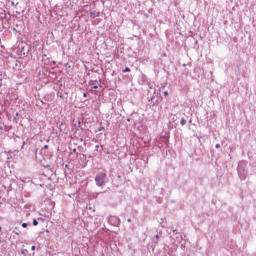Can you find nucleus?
I'll return each instance as SVG.
<instances>
[{"instance_id": "f257e3e1", "label": "nucleus", "mask_w": 256, "mask_h": 256, "mask_svg": "<svg viewBox=\"0 0 256 256\" xmlns=\"http://www.w3.org/2000/svg\"><path fill=\"white\" fill-rule=\"evenodd\" d=\"M107 178V174L104 172H100L96 175L95 177V181H96V185L98 187H103V185H105V179Z\"/></svg>"}, {"instance_id": "f03ea898", "label": "nucleus", "mask_w": 256, "mask_h": 256, "mask_svg": "<svg viewBox=\"0 0 256 256\" xmlns=\"http://www.w3.org/2000/svg\"><path fill=\"white\" fill-rule=\"evenodd\" d=\"M90 17H92L93 19H95V17H99V12H91Z\"/></svg>"}, {"instance_id": "7ed1b4c3", "label": "nucleus", "mask_w": 256, "mask_h": 256, "mask_svg": "<svg viewBox=\"0 0 256 256\" xmlns=\"http://www.w3.org/2000/svg\"><path fill=\"white\" fill-rule=\"evenodd\" d=\"M91 88H92V89H99V86L97 85V83L92 82V83H91Z\"/></svg>"}, {"instance_id": "20e7f679", "label": "nucleus", "mask_w": 256, "mask_h": 256, "mask_svg": "<svg viewBox=\"0 0 256 256\" xmlns=\"http://www.w3.org/2000/svg\"><path fill=\"white\" fill-rule=\"evenodd\" d=\"M123 73H131V68L126 67V68L123 70Z\"/></svg>"}, {"instance_id": "39448f33", "label": "nucleus", "mask_w": 256, "mask_h": 256, "mask_svg": "<svg viewBox=\"0 0 256 256\" xmlns=\"http://www.w3.org/2000/svg\"><path fill=\"white\" fill-rule=\"evenodd\" d=\"M32 225H34V227H37V225H39V222L34 219L33 222H32Z\"/></svg>"}, {"instance_id": "423d86ee", "label": "nucleus", "mask_w": 256, "mask_h": 256, "mask_svg": "<svg viewBox=\"0 0 256 256\" xmlns=\"http://www.w3.org/2000/svg\"><path fill=\"white\" fill-rule=\"evenodd\" d=\"M22 227L24 228V229H27V223H22Z\"/></svg>"}, {"instance_id": "0eeeda50", "label": "nucleus", "mask_w": 256, "mask_h": 256, "mask_svg": "<svg viewBox=\"0 0 256 256\" xmlns=\"http://www.w3.org/2000/svg\"><path fill=\"white\" fill-rule=\"evenodd\" d=\"M168 95H169V92H168V91H165V92H164V97H168Z\"/></svg>"}, {"instance_id": "6e6552de", "label": "nucleus", "mask_w": 256, "mask_h": 256, "mask_svg": "<svg viewBox=\"0 0 256 256\" xmlns=\"http://www.w3.org/2000/svg\"><path fill=\"white\" fill-rule=\"evenodd\" d=\"M216 149H221V144H216Z\"/></svg>"}, {"instance_id": "1a4fd4ad", "label": "nucleus", "mask_w": 256, "mask_h": 256, "mask_svg": "<svg viewBox=\"0 0 256 256\" xmlns=\"http://www.w3.org/2000/svg\"><path fill=\"white\" fill-rule=\"evenodd\" d=\"M98 131H105V128H104V127H100V128L98 129Z\"/></svg>"}, {"instance_id": "9d476101", "label": "nucleus", "mask_w": 256, "mask_h": 256, "mask_svg": "<svg viewBox=\"0 0 256 256\" xmlns=\"http://www.w3.org/2000/svg\"><path fill=\"white\" fill-rule=\"evenodd\" d=\"M35 249H36L35 246H32V247H31V250H32V251H35Z\"/></svg>"}, {"instance_id": "9b49d317", "label": "nucleus", "mask_w": 256, "mask_h": 256, "mask_svg": "<svg viewBox=\"0 0 256 256\" xmlns=\"http://www.w3.org/2000/svg\"><path fill=\"white\" fill-rule=\"evenodd\" d=\"M44 149H49V146H48V145H45V146H44Z\"/></svg>"}, {"instance_id": "f8f14e48", "label": "nucleus", "mask_w": 256, "mask_h": 256, "mask_svg": "<svg viewBox=\"0 0 256 256\" xmlns=\"http://www.w3.org/2000/svg\"><path fill=\"white\" fill-rule=\"evenodd\" d=\"M155 239H159V234H157V235L155 236Z\"/></svg>"}, {"instance_id": "ddd939ff", "label": "nucleus", "mask_w": 256, "mask_h": 256, "mask_svg": "<svg viewBox=\"0 0 256 256\" xmlns=\"http://www.w3.org/2000/svg\"><path fill=\"white\" fill-rule=\"evenodd\" d=\"M83 97H87V93H84V94H83Z\"/></svg>"}, {"instance_id": "4468645a", "label": "nucleus", "mask_w": 256, "mask_h": 256, "mask_svg": "<svg viewBox=\"0 0 256 256\" xmlns=\"http://www.w3.org/2000/svg\"><path fill=\"white\" fill-rule=\"evenodd\" d=\"M96 149H99V145H96Z\"/></svg>"}, {"instance_id": "2eb2a0df", "label": "nucleus", "mask_w": 256, "mask_h": 256, "mask_svg": "<svg viewBox=\"0 0 256 256\" xmlns=\"http://www.w3.org/2000/svg\"><path fill=\"white\" fill-rule=\"evenodd\" d=\"M1 230H2V228H1V226H0V232H1Z\"/></svg>"}]
</instances>
